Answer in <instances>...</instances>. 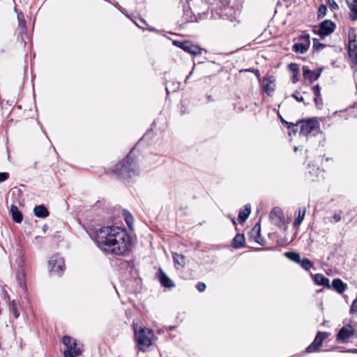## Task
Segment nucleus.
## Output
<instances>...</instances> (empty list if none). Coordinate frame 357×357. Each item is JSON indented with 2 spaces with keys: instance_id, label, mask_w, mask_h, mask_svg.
Here are the masks:
<instances>
[{
  "instance_id": "47",
  "label": "nucleus",
  "mask_w": 357,
  "mask_h": 357,
  "mask_svg": "<svg viewBox=\"0 0 357 357\" xmlns=\"http://www.w3.org/2000/svg\"><path fill=\"white\" fill-rule=\"evenodd\" d=\"M260 229H258L257 230V237L256 238L255 241L259 243L260 245H264V243L263 241H261V238H260Z\"/></svg>"
},
{
  "instance_id": "55",
  "label": "nucleus",
  "mask_w": 357,
  "mask_h": 357,
  "mask_svg": "<svg viewBox=\"0 0 357 357\" xmlns=\"http://www.w3.org/2000/svg\"><path fill=\"white\" fill-rule=\"evenodd\" d=\"M298 150V148L296 146L294 147V151H296Z\"/></svg>"
},
{
  "instance_id": "33",
  "label": "nucleus",
  "mask_w": 357,
  "mask_h": 357,
  "mask_svg": "<svg viewBox=\"0 0 357 357\" xmlns=\"http://www.w3.org/2000/svg\"><path fill=\"white\" fill-rule=\"evenodd\" d=\"M298 264L305 271H309L313 266L312 262L310 259H308L307 258H305L303 259H301L300 262H298Z\"/></svg>"
},
{
  "instance_id": "4",
  "label": "nucleus",
  "mask_w": 357,
  "mask_h": 357,
  "mask_svg": "<svg viewBox=\"0 0 357 357\" xmlns=\"http://www.w3.org/2000/svg\"><path fill=\"white\" fill-rule=\"evenodd\" d=\"M299 123L301 125L300 135L309 137L315 136L319 132V123L315 118L302 120Z\"/></svg>"
},
{
  "instance_id": "2",
  "label": "nucleus",
  "mask_w": 357,
  "mask_h": 357,
  "mask_svg": "<svg viewBox=\"0 0 357 357\" xmlns=\"http://www.w3.org/2000/svg\"><path fill=\"white\" fill-rule=\"evenodd\" d=\"M140 172L138 160L132 155V150L126 158L118 162L112 170L117 177L126 181L134 180L139 175Z\"/></svg>"
},
{
  "instance_id": "15",
  "label": "nucleus",
  "mask_w": 357,
  "mask_h": 357,
  "mask_svg": "<svg viewBox=\"0 0 357 357\" xmlns=\"http://www.w3.org/2000/svg\"><path fill=\"white\" fill-rule=\"evenodd\" d=\"M314 282L317 284L324 286L328 289L331 288L329 279L325 277L323 274H315L314 276Z\"/></svg>"
},
{
  "instance_id": "42",
  "label": "nucleus",
  "mask_w": 357,
  "mask_h": 357,
  "mask_svg": "<svg viewBox=\"0 0 357 357\" xmlns=\"http://www.w3.org/2000/svg\"><path fill=\"white\" fill-rule=\"evenodd\" d=\"M300 40H301L303 43H309L310 42V35L305 33H303L299 38Z\"/></svg>"
},
{
  "instance_id": "18",
  "label": "nucleus",
  "mask_w": 357,
  "mask_h": 357,
  "mask_svg": "<svg viewBox=\"0 0 357 357\" xmlns=\"http://www.w3.org/2000/svg\"><path fill=\"white\" fill-rule=\"evenodd\" d=\"M34 215L40 218H45L49 215V211L44 205L35 206L33 209Z\"/></svg>"
},
{
  "instance_id": "12",
  "label": "nucleus",
  "mask_w": 357,
  "mask_h": 357,
  "mask_svg": "<svg viewBox=\"0 0 357 357\" xmlns=\"http://www.w3.org/2000/svg\"><path fill=\"white\" fill-rule=\"evenodd\" d=\"M158 278L162 287L167 289H172L175 287L174 281L169 278L161 268H159Z\"/></svg>"
},
{
  "instance_id": "8",
  "label": "nucleus",
  "mask_w": 357,
  "mask_h": 357,
  "mask_svg": "<svg viewBox=\"0 0 357 357\" xmlns=\"http://www.w3.org/2000/svg\"><path fill=\"white\" fill-rule=\"evenodd\" d=\"M173 44L192 55H199L202 54L201 48L197 45H193L190 41L174 40Z\"/></svg>"
},
{
  "instance_id": "25",
  "label": "nucleus",
  "mask_w": 357,
  "mask_h": 357,
  "mask_svg": "<svg viewBox=\"0 0 357 357\" xmlns=\"http://www.w3.org/2000/svg\"><path fill=\"white\" fill-rule=\"evenodd\" d=\"M323 344L322 341L315 337L312 343L306 348L307 353H311L316 351Z\"/></svg>"
},
{
  "instance_id": "28",
  "label": "nucleus",
  "mask_w": 357,
  "mask_h": 357,
  "mask_svg": "<svg viewBox=\"0 0 357 357\" xmlns=\"http://www.w3.org/2000/svg\"><path fill=\"white\" fill-rule=\"evenodd\" d=\"M251 211L250 205H245V209L241 210L238 213V218L242 221L245 222L249 217Z\"/></svg>"
},
{
  "instance_id": "41",
  "label": "nucleus",
  "mask_w": 357,
  "mask_h": 357,
  "mask_svg": "<svg viewBox=\"0 0 357 357\" xmlns=\"http://www.w3.org/2000/svg\"><path fill=\"white\" fill-rule=\"evenodd\" d=\"M206 284L204 283V282H199L197 284H196V288L197 289V290L200 292H203L205 291L206 289Z\"/></svg>"
},
{
  "instance_id": "32",
  "label": "nucleus",
  "mask_w": 357,
  "mask_h": 357,
  "mask_svg": "<svg viewBox=\"0 0 357 357\" xmlns=\"http://www.w3.org/2000/svg\"><path fill=\"white\" fill-rule=\"evenodd\" d=\"M305 215V208H304L303 211L300 208L298 211V217L296 218L294 225L295 227H298L302 221L303 220Z\"/></svg>"
},
{
  "instance_id": "48",
  "label": "nucleus",
  "mask_w": 357,
  "mask_h": 357,
  "mask_svg": "<svg viewBox=\"0 0 357 357\" xmlns=\"http://www.w3.org/2000/svg\"><path fill=\"white\" fill-rule=\"evenodd\" d=\"M114 6L117 8L119 9L122 13H124V10L125 9L122 8L121 6L119 4V3L117 2H115L114 3Z\"/></svg>"
},
{
  "instance_id": "5",
  "label": "nucleus",
  "mask_w": 357,
  "mask_h": 357,
  "mask_svg": "<svg viewBox=\"0 0 357 357\" xmlns=\"http://www.w3.org/2000/svg\"><path fill=\"white\" fill-rule=\"evenodd\" d=\"M62 343L66 349L63 351L64 357H77L81 355V350L77 347V340L69 335H65L62 338Z\"/></svg>"
},
{
  "instance_id": "37",
  "label": "nucleus",
  "mask_w": 357,
  "mask_h": 357,
  "mask_svg": "<svg viewBox=\"0 0 357 357\" xmlns=\"http://www.w3.org/2000/svg\"><path fill=\"white\" fill-rule=\"evenodd\" d=\"M16 263L17 264L18 271H22V269H24V259L22 257H19L16 259Z\"/></svg>"
},
{
  "instance_id": "36",
  "label": "nucleus",
  "mask_w": 357,
  "mask_h": 357,
  "mask_svg": "<svg viewBox=\"0 0 357 357\" xmlns=\"http://www.w3.org/2000/svg\"><path fill=\"white\" fill-rule=\"evenodd\" d=\"M325 46L324 44L321 43L318 39L314 38L313 39V48L319 50L320 49L323 48Z\"/></svg>"
},
{
  "instance_id": "50",
  "label": "nucleus",
  "mask_w": 357,
  "mask_h": 357,
  "mask_svg": "<svg viewBox=\"0 0 357 357\" xmlns=\"http://www.w3.org/2000/svg\"><path fill=\"white\" fill-rule=\"evenodd\" d=\"M3 294H4V299L6 301H8L10 300V296H9L8 294L7 293V291L3 290Z\"/></svg>"
},
{
  "instance_id": "3",
  "label": "nucleus",
  "mask_w": 357,
  "mask_h": 357,
  "mask_svg": "<svg viewBox=\"0 0 357 357\" xmlns=\"http://www.w3.org/2000/svg\"><path fill=\"white\" fill-rule=\"evenodd\" d=\"M135 340L139 350L145 351V349L151 344L153 332L151 329L143 327L139 321H133Z\"/></svg>"
},
{
  "instance_id": "14",
  "label": "nucleus",
  "mask_w": 357,
  "mask_h": 357,
  "mask_svg": "<svg viewBox=\"0 0 357 357\" xmlns=\"http://www.w3.org/2000/svg\"><path fill=\"white\" fill-rule=\"evenodd\" d=\"M346 3L350 10V20L352 21L357 20V0H346Z\"/></svg>"
},
{
  "instance_id": "39",
  "label": "nucleus",
  "mask_w": 357,
  "mask_h": 357,
  "mask_svg": "<svg viewBox=\"0 0 357 357\" xmlns=\"http://www.w3.org/2000/svg\"><path fill=\"white\" fill-rule=\"evenodd\" d=\"M328 337V333L326 332H318L317 334L316 337L317 339H319L320 341L324 342L325 339H326Z\"/></svg>"
},
{
  "instance_id": "6",
  "label": "nucleus",
  "mask_w": 357,
  "mask_h": 357,
  "mask_svg": "<svg viewBox=\"0 0 357 357\" xmlns=\"http://www.w3.org/2000/svg\"><path fill=\"white\" fill-rule=\"evenodd\" d=\"M50 271L59 275H61L65 269V263L63 257L58 255H53L48 261Z\"/></svg>"
},
{
  "instance_id": "11",
  "label": "nucleus",
  "mask_w": 357,
  "mask_h": 357,
  "mask_svg": "<svg viewBox=\"0 0 357 357\" xmlns=\"http://www.w3.org/2000/svg\"><path fill=\"white\" fill-rule=\"evenodd\" d=\"M354 335V329L351 325L343 326L337 335V340L345 342Z\"/></svg>"
},
{
  "instance_id": "24",
  "label": "nucleus",
  "mask_w": 357,
  "mask_h": 357,
  "mask_svg": "<svg viewBox=\"0 0 357 357\" xmlns=\"http://www.w3.org/2000/svg\"><path fill=\"white\" fill-rule=\"evenodd\" d=\"M245 242V237L243 234H238L233 239L232 245L235 248H241Z\"/></svg>"
},
{
  "instance_id": "9",
  "label": "nucleus",
  "mask_w": 357,
  "mask_h": 357,
  "mask_svg": "<svg viewBox=\"0 0 357 357\" xmlns=\"http://www.w3.org/2000/svg\"><path fill=\"white\" fill-rule=\"evenodd\" d=\"M154 122L151 125V129L148 130L142 137L138 141L137 146L142 145L152 146L155 144V132L153 130V126Z\"/></svg>"
},
{
  "instance_id": "10",
  "label": "nucleus",
  "mask_w": 357,
  "mask_h": 357,
  "mask_svg": "<svg viewBox=\"0 0 357 357\" xmlns=\"http://www.w3.org/2000/svg\"><path fill=\"white\" fill-rule=\"evenodd\" d=\"M269 218L272 222L278 227H281L284 224V214L280 208H273L269 214Z\"/></svg>"
},
{
  "instance_id": "23",
  "label": "nucleus",
  "mask_w": 357,
  "mask_h": 357,
  "mask_svg": "<svg viewBox=\"0 0 357 357\" xmlns=\"http://www.w3.org/2000/svg\"><path fill=\"white\" fill-rule=\"evenodd\" d=\"M275 89V84L271 77H268L264 80V90L268 94L270 95Z\"/></svg>"
},
{
  "instance_id": "21",
  "label": "nucleus",
  "mask_w": 357,
  "mask_h": 357,
  "mask_svg": "<svg viewBox=\"0 0 357 357\" xmlns=\"http://www.w3.org/2000/svg\"><path fill=\"white\" fill-rule=\"evenodd\" d=\"M25 277H26V273H25L24 269H22V271H17V284L24 290H25L26 289Z\"/></svg>"
},
{
  "instance_id": "56",
  "label": "nucleus",
  "mask_w": 357,
  "mask_h": 357,
  "mask_svg": "<svg viewBox=\"0 0 357 357\" xmlns=\"http://www.w3.org/2000/svg\"><path fill=\"white\" fill-rule=\"evenodd\" d=\"M232 222L234 225H236V221L234 220H232Z\"/></svg>"
},
{
  "instance_id": "20",
  "label": "nucleus",
  "mask_w": 357,
  "mask_h": 357,
  "mask_svg": "<svg viewBox=\"0 0 357 357\" xmlns=\"http://www.w3.org/2000/svg\"><path fill=\"white\" fill-rule=\"evenodd\" d=\"M131 20L139 29L142 30L148 29L150 31H155V28L149 27L146 21L141 17H135L134 19Z\"/></svg>"
},
{
  "instance_id": "29",
  "label": "nucleus",
  "mask_w": 357,
  "mask_h": 357,
  "mask_svg": "<svg viewBox=\"0 0 357 357\" xmlns=\"http://www.w3.org/2000/svg\"><path fill=\"white\" fill-rule=\"evenodd\" d=\"M122 215L124 218V220L128 225V227L132 229V227L133 225L134 218L132 214L128 211L127 210H123L122 211Z\"/></svg>"
},
{
  "instance_id": "31",
  "label": "nucleus",
  "mask_w": 357,
  "mask_h": 357,
  "mask_svg": "<svg viewBox=\"0 0 357 357\" xmlns=\"http://www.w3.org/2000/svg\"><path fill=\"white\" fill-rule=\"evenodd\" d=\"M284 255L290 260L298 263L300 262L301 257L300 255L295 252H286Z\"/></svg>"
},
{
  "instance_id": "44",
  "label": "nucleus",
  "mask_w": 357,
  "mask_h": 357,
  "mask_svg": "<svg viewBox=\"0 0 357 357\" xmlns=\"http://www.w3.org/2000/svg\"><path fill=\"white\" fill-rule=\"evenodd\" d=\"M328 3L330 5L331 8L334 10L338 9V5L335 1V0H327Z\"/></svg>"
},
{
  "instance_id": "17",
  "label": "nucleus",
  "mask_w": 357,
  "mask_h": 357,
  "mask_svg": "<svg viewBox=\"0 0 357 357\" xmlns=\"http://www.w3.org/2000/svg\"><path fill=\"white\" fill-rule=\"evenodd\" d=\"M331 286L339 294H342L347 289V284L338 278L334 279Z\"/></svg>"
},
{
  "instance_id": "26",
  "label": "nucleus",
  "mask_w": 357,
  "mask_h": 357,
  "mask_svg": "<svg viewBox=\"0 0 357 357\" xmlns=\"http://www.w3.org/2000/svg\"><path fill=\"white\" fill-rule=\"evenodd\" d=\"M8 307L14 317L17 319L20 314L18 310V302L16 300H13L9 303Z\"/></svg>"
},
{
  "instance_id": "7",
  "label": "nucleus",
  "mask_w": 357,
  "mask_h": 357,
  "mask_svg": "<svg viewBox=\"0 0 357 357\" xmlns=\"http://www.w3.org/2000/svg\"><path fill=\"white\" fill-rule=\"evenodd\" d=\"M336 27L335 24L329 20L323 21L320 24L319 27L314 32L318 34L321 39H324L326 36L332 33Z\"/></svg>"
},
{
  "instance_id": "19",
  "label": "nucleus",
  "mask_w": 357,
  "mask_h": 357,
  "mask_svg": "<svg viewBox=\"0 0 357 357\" xmlns=\"http://www.w3.org/2000/svg\"><path fill=\"white\" fill-rule=\"evenodd\" d=\"M172 257L176 268L178 269L180 267H183L185 265V257L183 255L174 252Z\"/></svg>"
},
{
  "instance_id": "54",
  "label": "nucleus",
  "mask_w": 357,
  "mask_h": 357,
  "mask_svg": "<svg viewBox=\"0 0 357 357\" xmlns=\"http://www.w3.org/2000/svg\"><path fill=\"white\" fill-rule=\"evenodd\" d=\"M282 121L283 123H287V124L288 123H287V121H284L283 119H282Z\"/></svg>"
},
{
  "instance_id": "46",
  "label": "nucleus",
  "mask_w": 357,
  "mask_h": 357,
  "mask_svg": "<svg viewBox=\"0 0 357 357\" xmlns=\"http://www.w3.org/2000/svg\"><path fill=\"white\" fill-rule=\"evenodd\" d=\"M260 229H258L257 230V237L256 238L255 241L259 243L260 245H264V243L263 241H261V238H260Z\"/></svg>"
},
{
  "instance_id": "53",
  "label": "nucleus",
  "mask_w": 357,
  "mask_h": 357,
  "mask_svg": "<svg viewBox=\"0 0 357 357\" xmlns=\"http://www.w3.org/2000/svg\"><path fill=\"white\" fill-rule=\"evenodd\" d=\"M192 74V72L190 73V75L188 76H187V78L185 79V82L187 81V79L189 78V76Z\"/></svg>"
},
{
  "instance_id": "40",
  "label": "nucleus",
  "mask_w": 357,
  "mask_h": 357,
  "mask_svg": "<svg viewBox=\"0 0 357 357\" xmlns=\"http://www.w3.org/2000/svg\"><path fill=\"white\" fill-rule=\"evenodd\" d=\"M357 312V297L353 301L351 306L350 307V313L353 314Z\"/></svg>"
},
{
  "instance_id": "43",
  "label": "nucleus",
  "mask_w": 357,
  "mask_h": 357,
  "mask_svg": "<svg viewBox=\"0 0 357 357\" xmlns=\"http://www.w3.org/2000/svg\"><path fill=\"white\" fill-rule=\"evenodd\" d=\"M9 177L8 172H0V183L6 181Z\"/></svg>"
},
{
  "instance_id": "35",
  "label": "nucleus",
  "mask_w": 357,
  "mask_h": 357,
  "mask_svg": "<svg viewBox=\"0 0 357 357\" xmlns=\"http://www.w3.org/2000/svg\"><path fill=\"white\" fill-rule=\"evenodd\" d=\"M327 12V6L326 5H321L318 9V14L317 17L319 19L323 18L326 15Z\"/></svg>"
},
{
  "instance_id": "57",
  "label": "nucleus",
  "mask_w": 357,
  "mask_h": 357,
  "mask_svg": "<svg viewBox=\"0 0 357 357\" xmlns=\"http://www.w3.org/2000/svg\"><path fill=\"white\" fill-rule=\"evenodd\" d=\"M262 248H257V250H261Z\"/></svg>"
},
{
  "instance_id": "38",
  "label": "nucleus",
  "mask_w": 357,
  "mask_h": 357,
  "mask_svg": "<svg viewBox=\"0 0 357 357\" xmlns=\"http://www.w3.org/2000/svg\"><path fill=\"white\" fill-rule=\"evenodd\" d=\"M289 69L292 71L293 73H294V74H296L298 75V73H299V68H298V66L296 63H291L289 65Z\"/></svg>"
},
{
  "instance_id": "45",
  "label": "nucleus",
  "mask_w": 357,
  "mask_h": 357,
  "mask_svg": "<svg viewBox=\"0 0 357 357\" xmlns=\"http://www.w3.org/2000/svg\"><path fill=\"white\" fill-rule=\"evenodd\" d=\"M335 222H338L342 219V215L340 213H336L333 216Z\"/></svg>"
},
{
  "instance_id": "22",
  "label": "nucleus",
  "mask_w": 357,
  "mask_h": 357,
  "mask_svg": "<svg viewBox=\"0 0 357 357\" xmlns=\"http://www.w3.org/2000/svg\"><path fill=\"white\" fill-rule=\"evenodd\" d=\"M309 47H310L309 43L302 42V43H295L293 45L292 49L295 52L303 54L307 51V50L309 49Z\"/></svg>"
},
{
  "instance_id": "27",
  "label": "nucleus",
  "mask_w": 357,
  "mask_h": 357,
  "mask_svg": "<svg viewBox=\"0 0 357 357\" xmlns=\"http://www.w3.org/2000/svg\"><path fill=\"white\" fill-rule=\"evenodd\" d=\"M357 48V45H356V41L352 40L349 41V54L350 57H352L354 54H355V57L354 58L353 62L357 64V52H356V49Z\"/></svg>"
},
{
  "instance_id": "1",
  "label": "nucleus",
  "mask_w": 357,
  "mask_h": 357,
  "mask_svg": "<svg viewBox=\"0 0 357 357\" xmlns=\"http://www.w3.org/2000/svg\"><path fill=\"white\" fill-rule=\"evenodd\" d=\"M96 243L104 252L120 256L129 250L131 240L125 229L107 226L97 231Z\"/></svg>"
},
{
  "instance_id": "16",
  "label": "nucleus",
  "mask_w": 357,
  "mask_h": 357,
  "mask_svg": "<svg viewBox=\"0 0 357 357\" xmlns=\"http://www.w3.org/2000/svg\"><path fill=\"white\" fill-rule=\"evenodd\" d=\"M10 213L11 214L13 220L17 223H21L23 220V215L19 211L17 206L15 205H11L10 208Z\"/></svg>"
},
{
  "instance_id": "34",
  "label": "nucleus",
  "mask_w": 357,
  "mask_h": 357,
  "mask_svg": "<svg viewBox=\"0 0 357 357\" xmlns=\"http://www.w3.org/2000/svg\"><path fill=\"white\" fill-rule=\"evenodd\" d=\"M313 93L314 94V101L317 105L319 101V97L320 96L321 87L319 85H316L312 88Z\"/></svg>"
},
{
  "instance_id": "30",
  "label": "nucleus",
  "mask_w": 357,
  "mask_h": 357,
  "mask_svg": "<svg viewBox=\"0 0 357 357\" xmlns=\"http://www.w3.org/2000/svg\"><path fill=\"white\" fill-rule=\"evenodd\" d=\"M14 10L17 15L19 26H20L22 29H25L26 28V20L24 19V13L22 12H18L16 7H15Z\"/></svg>"
},
{
  "instance_id": "13",
  "label": "nucleus",
  "mask_w": 357,
  "mask_h": 357,
  "mask_svg": "<svg viewBox=\"0 0 357 357\" xmlns=\"http://www.w3.org/2000/svg\"><path fill=\"white\" fill-rule=\"evenodd\" d=\"M321 70H320L319 73H315L310 70L306 66L303 67V77L305 79H308L310 83L319 79L321 75Z\"/></svg>"
},
{
  "instance_id": "49",
  "label": "nucleus",
  "mask_w": 357,
  "mask_h": 357,
  "mask_svg": "<svg viewBox=\"0 0 357 357\" xmlns=\"http://www.w3.org/2000/svg\"><path fill=\"white\" fill-rule=\"evenodd\" d=\"M292 96L298 102H303L304 100L302 96H298L295 94H293Z\"/></svg>"
},
{
  "instance_id": "52",
  "label": "nucleus",
  "mask_w": 357,
  "mask_h": 357,
  "mask_svg": "<svg viewBox=\"0 0 357 357\" xmlns=\"http://www.w3.org/2000/svg\"><path fill=\"white\" fill-rule=\"evenodd\" d=\"M351 352H353V353H357V349H353V350L351 351Z\"/></svg>"
},
{
  "instance_id": "51",
  "label": "nucleus",
  "mask_w": 357,
  "mask_h": 357,
  "mask_svg": "<svg viewBox=\"0 0 357 357\" xmlns=\"http://www.w3.org/2000/svg\"><path fill=\"white\" fill-rule=\"evenodd\" d=\"M297 75L296 74H294L293 77H292V82L294 83H296V82H298V78H297Z\"/></svg>"
}]
</instances>
